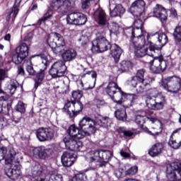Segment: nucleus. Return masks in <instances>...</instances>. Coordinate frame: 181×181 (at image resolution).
<instances>
[{"mask_svg":"<svg viewBox=\"0 0 181 181\" xmlns=\"http://www.w3.org/2000/svg\"><path fill=\"white\" fill-rule=\"evenodd\" d=\"M8 155L10 157L9 158H6V165H13L14 163H18L19 160L23 158L21 153L15 151L13 148L9 149Z\"/></svg>","mask_w":181,"mask_h":181,"instance_id":"obj_20","label":"nucleus"},{"mask_svg":"<svg viewBox=\"0 0 181 181\" xmlns=\"http://www.w3.org/2000/svg\"><path fill=\"white\" fill-rule=\"evenodd\" d=\"M95 103L98 108H101V107H103V105H105V102L104 100L96 99L95 100Z\"/></svg>","mask_w":181,"mask_h":181,"instance_id":"obj_61","label":"nucleus"},{"mask_svg":"<svg viewBox=\"0 0 181 181\" xmlns=\"http://www.w3.org/2000/svg\"><path fill=\"white\" fill-rule=\"evenodd\" d=\"M110 48V54L115 59V62H118L122 54V49L117 44H112L109 47Z\"/></svg>","mask_w":181,"mask_h":181,"instance_id":"obj_26","label":"nucleus"},{"mask_svg":"<svg viewBox=\"0 0 181 181\" xmlns=\"http://www.w3.org/2000/svg\"><path fill=\"white\" fill-rule=\"evenodd\" d=\"M28 56H29V46L23 42L16 47V54L12 57V62L15 64H21Z\"/></svg>","mask_w":181,"mask_h":181,"instance_id":"obj_5","label":"nucleus"},{"mask_svg":"<svg viewBox=\"0 0 181 181\" xmlns=\"http://www.w3.org/2000/svg\"><path fill=\"white\" fill-rule=\"evenodd\" d=\"M163 151V144L162 143H156V144L153 145L152 147L150 148L148 151V154L150 156H158L162 153Z\"/></svg>","mask_w":181,"mask_h":181,"instance_id":"obj_27","label":"nucleus"},{"mask_svg":"<svg viewBox=\"0 0 181 181\" xmlns=\"http://www.w3.org/2000/svg\"><path fill=\"white\" fill-rule=\"evenodd\" d=\"M93 121L91 118L85 117L79 122V127H81L82 129H84V128L91 124Z\"/></svg>","mask_w":181,"mask_h":181,"instance_id":"obj_47","label":"nucleus"},{"mask_svg":"<svg viewBox=\"0 0 181 181\" xmlns=\"http://www.w3.org/2000/svg\"><path fill=\"white\" fill-rule=\"evenodd\" d=\"M76 100H72V101H69L68 102L66 105H65V108H68V111L69 110H73V105H74V103Z\"/></svg>","mask_w":181,"mask_h":181,"instance_id":"obj_63","label":"nucleus"},{"mask_svg":"<svg viewBox=\"0 0 181 181\" xmlns=\"http://www.w3.org/2000/svg\"><path fill=\"white\" fill-rule=\"evenodd\" d=\"M86 160L89 163H97L95 168H101L100 164V150H93L86 155Z\"/></svg>","mask_w":181,"mask_h":181,"instance_id":"obj_16","label":"nucleus"},{"mask_svg":"<svg viewBox=\"0 0 181 181\" xmlns=\"http://www.w3.org/2000/svg\"><path fill=\"white\" fill-rule=\"evenodd\" d=\"M117 90H119V88H118V85L115 82L109 83L106 88V92L110 97L117 93Z\"/></svg>","mask_w":181,"mask_h":181,"instance_id":"obj_37","label":"nucleus"},{"mask_svg":"<svg viewBox=\"0 0 181 181\" xmlns=\"http://www.w3.org/2000/svg\"><path fill=\"white\" fill-rule=\"evenodd\" d=\"M74 146H75V149H72V151L78 152L81 151V148H83V143H81L80 140H76V144Z\"/></svg>","mask_w":181,"mask_h":181,"instance_id":"obj_59","label":"nucleus"},{"mask_svg":"<svg viewBox=\"0 0 181 181\" xmlns=\"http://www.w3.org/2000/svg\"><path fill=\"white\" fill-rule=\"evenodd\" d=\"M62 164L66 168H70L76 161V157L73 153L66 151L61 158Z\"/></svg>","mask_w":181,"mask_h":181,"instance_id":"obj_19","label":"nucleus"},{"mask_svg":"<svg viewBox=\"0 0 181 181\" xmlns=\"http://www.w3.org/2000/svg\"><path fill=\"white\" fill-rule=\"evenodd\" d=\"M73 109L68 110V115H69L70 118H74V117H77L83 111V104L81 102L78 101L72 105Z\"/></svg>","mask_w":181,"mask_h":181,"instance_id":"obj_23","label":"nucleus"},{"mask_svg":"<svg viewBox=\"0 0 181 181\" xmlns=\"http://www.w3.org/2000/svg\"><path fill=\"white\" fill-rule=\"evenodd\" d=\"M127 98V99H126L125 103L123 105H120V108L115 112V115L119 121H127V111L125 108L132 107V103L138 98V95L136 94H129Z\"/></svg>","mask_w":181,"mask_h":181,"instance_id":"obj_4","label":"nucleus"},{"mask_svg":"<svg viewBox=\"0 0 181 181\" xmlns=\"http://www.w3.org/2000/svg\"><path fill=\"white\" fill-rule=\"evenodd\" d=\"M81 97H83V95L81 94V92L80 90H75L72 93V98L76 102H78Z\"/></svg>","mask_w":181,"mask_h":181,"instance_id":"obj_55","label":"nucleus"},{"mask_svg":"<svg viewBox=\"0 0 181 181\" xmlns=\"http://www.w3.org/2000/svg\"><path fill=\"white\" fill-rule=\"evenodd\" d=\"M97 125V122H94L93 120L91 123H90L88 126L83 128L82 132H83V138L84 136H89V135H93V134H95V131H97V128L95 127Z\"/></svg>","mask_w":181,"mask_h":181,"instance_id":"obj_31","label":"nucleus"},{"mask_svg":"<svg viewBox=\"0 0 181 181\" xmlns=\"http://www.w3.org/2000/svg\"><path fill=\"white\" fill-rule=\"evenodd\" d=\"M45 70L43 67L40 69V71L37 74L35 83V88L37 89L40 84H42V81H43V78H45Z\"/></svg>","mask_w":181,"mask_h":181,"instance_id":"obj_40","label":"nucleus"},{"mask_svg":"<svg viewBox=\"0 0 181 181\" xmlns=\"http://www.w3.org/2000/svg\"><path fill=\"white\" fill-rule=\"evenodd\" d=\"M134 54L135 56H136V57H144L145 56H147V61L146 62V63L150 65V69L151 67V65L148 62L154 60L155 57H158V56L154 54L153 52H152L151 53L149 52V46L145 48H135Z\"/></svg>","mask_w":181,"mask_h":181,"instance_id":"obj_12","label":"nucleus"},{"mask_svg":"<svg viewBox=\"0 0 181 181\" xmlns=\"http://www.w3.org/2000/svg\"><path fill=\"white\" fill-rule=\"evenodd\" d=\"M67 70V67L63 61H58L53 64L50 70L49 74L54 78L57 77H63Z\"/></svg>","mask_w":181,"mask_h":181,"instance_id":"obj_8","label":"nucleus"},{"mask_svg":"<svg viewBox=\"0 0 181 181\" xmlns=\"http://www.w3.org/2000/svg\"><path fill=\"white\" fill-rule=\"evenodd\" d=\"M145 69H139L137 71L136 74V78L139 79V81H145Z\"/></svg>","mask_w":181,"mask_h":181,"instance_id":"obj_52","label":"nucleus"},{"mask_svg":"<svg viewBox=\"0 0 181 181\" xmlns=\"http://www.w3.org/2000/svg\"><path fill=\"white\" fill-rule=\"evenodd\" d=\"M110 97L115 103L118 104V105H122V104H125V101L128 100V95H126L124 94V93L121 91V89H119L118 92H116L114 95H111ZM125 97L127 98V100H124Z\"/></svg>","mask_w":181,"mask_h":181,"instance_id":"obj_24","label":"nucleus"},{"mask_svg":"<svg viewBox=\"0 0 181 181\" xmlns=\"http://www.w3.org/2000/svg\"><path fill=\"white\" fill-rule=\"evenodd\" d=\"M167 179L169 181L181 180V163L174 162L167 165Z\"/></svg>","mask_w":181,"mask_h":181,"instance_id":"obj_6","label":"nucleus"},{"mask_svg":"<svg viewBox=\"0 0 181 181\" xmlns=\"http://www.w3.org/2000/svg\"><path fill=\"white\" fill-rule=\"evenodd\" d=\"M67 133L71 138H76V139H83L84 138V132L83 130H80L76 125H71L67 129Z\"/></svg>","mask_w":181,"mask_h":181,"instance_id":"obj_21","label":"nucleus"},{"mask_svg":"<svg viewBox=\"0 0 181 181\" xmlns=\"http://www.w3.org/2000/svg\"><path fill=\"white\" fill-rule=\"evenodd\" d=\"M66 21L70 25H86L87 16L80 12H73L69 13L66 17Z\"/></svg>","mask_w":181,"mask_h":181,"instance_id":"obj_9","label":"nucleus"},{"mask_svg":"<svg viewBox=\"0 0 181 181\" xmlns=\"http://www.w3.org/2000/svg\"><path fill=\"white\" fill-rule=\"evenodd\" d=\"M96 124H98L100 127L108 128V127H110L111 124H112V121L111 119H110V117H103L102 119H98L96 121Z\"/></svg>","mask_w":181,"mask_h":181,"instance_id":"obj_45","label":"nucleus"},{"mask_svg":"<svg viewBox=\"0 0 181 181\" xmlns=\"http://www.w3.org/2000/svg\"><path fill=\"white\" fill-rule=\"evenodd\" d=\"M86 76H89L92 77V79L89 81V83H92V84H90L86 88H83V90H92V88H94V87H95V82L97 81V74L95 71H90L87 74L83 75V77H86Z\"/></svg>","mask_w":181,"mask_h":181,"instance_id":"obj_35","label":"nucleus"},{"mask_svg":"<svg viewBox=\"0 0 181 181\" xmlns=\"http://www.w3.org/2000/svg\"><path fill=\"white\" fill-rule=\"evenodd\" d=\"M132 68V62L129 61H123L120 63L119 69L122 73L128 71L129 69Z\"/></svg>","mask_w":181,"mask_h":181,"instance_id":"obj_43","label":"nucleus"},{"mask_svg":"<svg viewBox=\"0 0 181 181\" xmlns=\"http://www.w3.org/2000/svg\"><path fill=\"white\" fill-rule=\"evenodd\" d=\"M33 153L35 156H37L40 159H46V158L53 155V149L46 148L45 146H39L33 149Z\"/></svg>","mask_w":181,"mask_h":181,"instance_id":"obj_15","label":"nucleus"},{"mask_svg":"<svg viewBox=\"0 0 181 181\" xmlns=\"http://www.w3.org/2000/svg\"><path fill=\"white\" fill-rule=\"evenodd\" d=\"M36 136L40 142L52 141V139H53V136H54V130L50 128H40L36 132Z\"/></svg>","mask_w":181,"mask_h":181,"instance_id":"obj_11","label":"nucleus"},{"mask_svg":"<svg viewBox=\"0 0 181 181\" xmlns=\"http://www.w3.org/2000/svg\"><path fill=\"white\" fill-rule=\"evenodd\" d=\"M49 47H51L54 54H61L62 56H63L66 50V45L49 46Z\"/></svg>","mask_w":181,"mask_h":181,"instance_id":"obj_46","label":"nucleus"},{"mask_svg":"<svg viewBox=\"0 0 181 181\" xmlns=\"http://www.w3.org/2000/svg\"><path fill=\"white\" fill-rule=\"evenodd\" d=\"M34 57H40L42 60V63L40 64V67H42L43 70H46V69H47L48 60H47V57L45 54L33 55L31 57V59H33Z\"/></svg>","mask_w":181,"mask_h":181,"instance_id":"obj_41","label":"nucleus"},{"mask_svg":"<svg viewBox=\"0 0 181 181\" xmlns=\"http://www.w3.org/2000/svg\"><path fill=\"white\" fill-rule=\"evenodd\" d=\"M138 172V167L136 165L132 166L129 170H127L125 173L126 175H136V173Z\"/></svg>","mask_w":181,"mask_h":181,"instance_id":"obj_56","label":"nucleus"},{"mask_svg":"<svg viewBox=\"0 0 181 181\" xmlns=\"http://www.w3.org/2000/svg\"><path fill=\"white\" fill-rule=\"evenodd\" d=\"M26 70L30 76H35L36 74V71H35L32 64V57L27 62Z\"/></svg>","mask_w":181,"mask_h":181,"instance_id":"obj_48","label":"nucleus"},{"mask_svg":"<svg viewBox=\"0 0 181 181\" xmlns=\"http://www.w3.org/2000/svg\"><path fill=\"white\" fill-rule=\"evenodd\" d=\"M19 83L16 81H11V83L8 86V90L10 91V94H15L16 88H18Z\"/></svg>","mask_w":181,"mask_h":181,"instance_id":"obj_50","label":"nucleus"},{"mask_svg":"<svg viewBox=\"0 0 181 181\" xmlns=\"http://www.w3.org/2000/svg\"><path fill=\"white\" fill-rule=\"evenodd\" d=\"M165 104H166V98L162 93H160L156 98H154V100L149 98L147 100V107L149 110L156 111L163 110Z\"/></svg>","mask_w":181,"mask_h":181,"instance_id":"obj_7","label":"nucleus"},{"mask_svg":"<svg viewBox=\"0 0 181 181\" xmlns=\"http://www.w3.org/2000/svg\"><path fill=\"white\" fill-rule=\"evenodd\" d=\"M8 152V149L6 147L2 146L0 148V162L1 160H3V159H5V155H6V153Z\"/></svg>","mask_w":181,"mask_h":181,"instance_id":"obj_58","label":"nucleus"},{"mask_svg":"<svg viewBox=\"0 0 181 181\" xmlns=\"http://www.w3.org/2000/svg\"><path fill=\"white\" fill-rule=\"evenodd\" d=\"M59 9L62 13H67L71 9V2L69 0H53L50 8L38 20L37 25H40L45 23L46 21L52 19L53 18V11H59Z\"/></svg>","mask_w":181,"mask_h":181,"instance_id":"obj_2","label":"nucleus"},{"mask_svg":"<svg viewBox=\"0 0 181 181\" xmlns=\"http://www.w3.org/2000/svg\"><path fill=\"white\" fill-rule=\"evenodd\" d=\"M77 57V51L74 49H65L62 54L64 62H71Z\"/></svg>","mask_w":181,"mask_h":181,"instance_id":"obj_28","label":"nucleus"},{"mask_svg":"<svg viewBox=\"0 0 181 181\" xmlns=\"http://www.w3.org/2000/svg\"><path fill=\"white\" fill-rule=\"evenodd\" d=\"M77 140L74 139V137H65L64 139V142L65 144V146L68 149H70V151H73V149H76V147L74 145H76V142Z\"/></svg>","mask_w":181,"mask_h":181,"instance_id":"obj_38","label":"nucleus"},{"mask_svg":"<svg viewBox=\"0 0 181 181\" xmlns=\"http://www.w3.org/2000/svg\"><path fill=\"white\" fill-rule=\"evenodd\" d=\"M136 124L139 125V128H141L143 131H148V127H145L144 124H146L148 122V117L142 116L140 115H137L135 117L134 119Z\"/></svg>","mask_w":181,"mask_h":181,"instance_id":"obj_34","label":"nucleus"},{"mask_svg":"<svg viewBox=\"0 0 181 181\" xmlns=\"http://www.w3.org/2000/svg\"><path fill=\"white\" fill-rule=\"evenodd\" d=\"M16 110L18 112H21V114L25 113V112L26 111V109L25 108V103H23V102L22 101L18 102V103L16 106Z\"/></svg>","mask_w":181,"mask_h":181,"instance_id":"obj_53","label":"nucleus"},{"mask_svg":"<svg viewBox=\"0 0 181 181\" xmlns=\"http://www.w3.org/2000/svg\"><path fill=\"white\" fill-rule=\"evenodd\" d=\"M112 158V152L108 150H99V162L107 163Z\"/></svg>","mask_w":181,"mask_h":181,"instance_id":"obj_30","label":"nucleus"},{"mask_svg":"<svg viewBox=\"0 0 181 181\" xmlns=\"http://www.w3.org/2000/svg\"><path fill=\"white\" fill-rule=\"evenodd\" d=\"M139 83V79L136 78L135 76L131 77L127 81V84H129V86H131L132 87H136Z\"/></svg>","mask_w":181,"mask_h":181,"instance_id":"obj_51","label":"nucleus"},{"mask_svg":"<svg viewBox=\"0 0 181 181\" xmlns=\"http://www.w3.org/2000/svg\"><path fill=\"white\" fill-rule=\"evenodd\" d=\"M6 100H8V98L5 96H1L0 97V112H2L3 111V105H4V102L2 101H6Z\"/></svg>","mask_w":181,"mask_h":181,"instance_id":"obj_62","label":"nucleus"},{"mask_svg":"<svg viewBox=\"0 0 181 181\" xmlns=\"http://www.w3.org/2000/svg\"><path fill=\"white\" fill-rule=\"evenodd\" d=\"M145 132H148V134H150V135H153V136H155L156 135H159V131H158L157 128H153L151 131H149V129H148V131H145Z\"/></svg>","mask_w":181,"mask_h":181,"instance_id":"obj_60","label":"nucleus"},{"mask_svg":"<svg viewBox=\"0 0 181 181\" xmlns=\"http://www.w3.org/2000/svg\"><path fill=\"white\" fill-rule=\"evenodd\" d=\"M158 43H160V47L158 45H152V42H150L149 45V51L153 52V53H158V56L154 57V60L148 62L151 64V70L153 73H156L158 74L160 73H163L166 70L168 67V61L163 59L162 57V47L165 46L168 43V36L165 35V33L158 34Z\"/></svg>","mask_w":181,"mask_h":181,"instance_id":"obj_1","label":"nucleus"},{"mask_svg":"<svg viewBox=\"0 0 181 181\" xmlns=\"http://www.w3.org/2000/svg\"><path fill=\"white\" fill-rule=\"evenodd\" d=\"M47 43L49 46H66L64 38L57 33H52L48 35Z\"/></svg>","mask_w":181,"mask_h":181,"instance_id":"obj_13","label":"nucleus"},{"mask_svg":"<svg viewBox=\"0 0 181 181\" xmlns=\"http://www.w3.org/2000/svg\"><path fill=\"white\" fill-rule=\"evenodd\" d=\"M6 74V71L4 69H0V81H2V80H4Z\"/></svg>","mask_w":181,"mask_h":181,"instance_id":"obj_64","label":"nucleus"},{"mask_svg":"<svg viewBox=\"0 0 181 181\" xmlns=\"http://www.w3.org/2000/svg\"><path fill=\"white\" fill-rule=\"evenodd\" d=\"M110 47V42L104 37H98L92 42V51L95 52H106Z\"/></svg>","mask_w":181,"mask_h":181,"instance_id":"obj_10","label":"nucleus"},{"mask_svg":"<svg viewBox=\"0 0 181 181\" xmlns=\"http://www.w3.org/2000/svg\"><path fill=\"white\" fill-rule=\"evenodd\" d=\"M22 172L21 169L18 168L16 165H15L14 168H9L7 171H6V175L12 179V180H16L18 177L21 176Z\"/></svg>","mask_w":181,"mask_h":181,"instance_id":"obj_32","label":"nucleus"},{"mask_svg":"<svg viewBox=\"0 0 181 181\" xmlns=\"http://www.w3.org/2000/svg\"><path fill=\"white\" fill-rule=\"evenodd\" d=\"M124 13H125V8H124L121 4H117L110 12V15L112 18L121 16V15H124Z\"/></svg>","mask_w":181,"mask_h":181,"instance_id":"obj_36","label":"nucleus"},{"mask_svg":"<svg viewBox=\"0 0 181 181\" xmlns=\"http://www.w3.org/2000/svg\"><path fill=\"white\" fill-rule=\"evenodd\" d=\"M149 88H151V84L145 83V81H139L136 86V91L137 94H144V93L149 91Z\"/></svg>","mask_w":181,"mask_h":181,"instance_id":"obj_33","label":"nucleus"},{"mask_svg":"<svg viewBox=\"0 0 181 181\" xmlns=\"http://www.w3.org/2000/svg\"><path fill=\"white\" fill-rule=\"evenodd\" d=\"M145 1L144 0H136L132 5L131 11L134 16H142L145 11Z\"/></svg>","mask_w":181,"mask_h":181,"instance_id":"obj_14","label":"nucleus"},{"mask_svg":"<svg viewBox=\"0 0 181 181\" xmlns=\"http://www.w3.org/2000/svg\"><path fill=\"white\" fill-rule=\"evenodd\" d=\"M160 93L158 90L153 88L149 89L148 93L146 94V104L148 106V100H154Z\"/></svg>","mask_w":181,"mask_h":181,"instance_id":"obj_39","label":"nucleus"},{"mask_svg":"<svg viewBox=\"0 0 181 181\" xmlns=\"http://www.w3.org/2000/svg\"><path fill=\"white\" fill-rule=\"evenodd\" d=\"M175 134L172 133V134L170 136V139L168 141V145L170 146V148H173V149H179V148L181 147V141L177 142L173 137Z\"/></svg>","mask_w":181,"mask_h":181,"instance_id":"obj_42","label":"nucleus"},{"mask_svg":"<svg viewBox=\"0 0 181 181\" xmlns=\"http://www.w3.org/2000/svg\"><path fill=\"white\" fill-rule=\"evenodd\" d=\"M119 132L120 134H123L124 136L126 138H129L130 136H132L134 135V133L129 130H125L123 127H120L119 129Z\"/></svg>","mask_w":181,"mask_h":181,"instance_id":"obj_54","label":"nucleus"},{"mask_svg":"<svg viewBox=\"0 0 181 181\" xmlns=\"http://www.w3.org/2000/svg\"><path fill=\"white\" fill-rule=\"evenodd\" d=\"M78 42L82 46H86L88 42V37L87 35H82L78 39Z\"/></svg>","mask_w":181,"mask_h":181,"instance_id":"obj_57","label":"nucleus"},{"mask_svg":"<svg viewBox=\"0 0 181 181\" xmlns=\"http://www.w3.org/2000/svg\"><path fill=\"white\" fill-rule=\"evenodd\" d=\"M173 36L174 37V40L176 43H181V25H177L174 29L173 33Z\"/></svg>","mask_w":181,"mask_h":181,"instance_id":"obj_44","label":"nucleus"},{"mask_svg":"<svg viewBox=\"0 0 181 181\" xmlns=\"http://www.w3.org/2000/svg\"><path fill=\"white\" fill-rule=\"evenodd\" d=\"M124 35H126L127 37H130L132 40L133 37H141L142 35L147 34L146 32H144L142 28L130 27L124 30Z\"/></svg>","mask_w":181,"mask_h":181,"instance_id":"obj_18","label":"nucleus"},{"mask_svg":"<svg viewBox=\"0 0 181 181\" xmlns=\"http://www.w3.org/2000/svg\"><path fill=\"white\" fill-rule=\"evenodd\" d=\"M153 14L155 18H158L160 21H163L168 19V11L162 5L157 4L153 8Z\"/></svg>","mask_w":181,"mask_h":181,"instance_id":"obj_17","label":"nucleus"},{"mask_svg":"<svg viewBox=\"0 0 181 181\" xmlns=\"http://www.w3.org/2000/svg\"><path fill=\"white\" fill-rule=\"evenodd\" d=\"M18 13H19V6L16 5V3H15L13 6L11 8L10 11L6 16V22H9L11 19L12 20V22H15V19H16Z\"/></svg>","mask_w":181,"mask_h":181,"instance_id":"obj_29","label":"nucleus"},{"mask_svg":"<svg viewBox=\"0 0 181 181\" xmlns=\"http://www.w3.org/2000/svg\"><path fill=\"white\" fill-rule=\"evenodd\" d=\"M161 86L168 93L176 94L181 88V78L176 76H168L163 80Z\"/></svg>","mask_w":181,"mask_h":181,"instance_id":"obj_3","label":"nucleus"},{"mask_svg":"<svg viewBox=\"0 0 181 181\" xmlns=\"http://www.w3.org/2000/svg\"><path fill=\"white\" fill-rule=\"evenodd\" d=\"M146 35H142L141 37H135L131 40L132 46L134 49H141V47H145V43L146 40L145 39Z\"/></svg>","mask_w":181,"mask_h":181,"instance_id":"obj_25","label":"nucleus"},{"mask_svg":"<svg viewBox=\"0 0 181 181\" xmlns=\"http://www.w3.org/2000/svg\"><path fill=\"white\" fill-rule=\"evenodd\" d=\"M137 18H139L135 20L134 22V28H137L139 29H143L144 22H145V20H142V18H144V15H142L141 16H137Z\"/></svg>","mask_w":181,"mask_h":181,"instance_id":"obj_49","label":"nucleus"},{"mask_svg":"<svg viewBox=\"0 0 181 181\" xmlns=\"http://www.w3.org/2000/svg\"><path fill=\"white\" fill-rule=\"evenodd\" d=\"M93 18L99 25H105L107 23V13L101 8H98L94 12Z\"/></svg>","mask_w":181,"mask_h":181,"instance_id":"obj_22","label":"nucleus"}]
</instances>
